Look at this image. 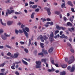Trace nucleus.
Returning a JSON list of instances; mask_svg holds the SVG:
<instances>
[{"label": "nucleus", "instance_id": "1", "mask_svg": "<svg viewBox=\"0 0 75 75\" xmlns=\"http://www.w3.org/2000/svg\"><path fill=\"white\" fill-rule=\"evenodd\" d=\"M39 37L40 40H41V41L42 42H44V40H45V41H46L48 39V37H47L46 35H44L42 36V35H40Z\"/></svg>", "mask_w": 75, "mask_h": 75}, {"label": "nucleus", "instance_id": "2", "mask_svg": "<svg viewBox=\"0 0 75 75\" xmlns=\"http://www.w3.org/2000/svg\"><path fill=\"white\" fill-rule=\"evenodd\" d=\"M36 68H40L41 67V62L40 61H39L38 62H36Z\"/></svg>", "mask_w": 75, "mask_h": 75}, {"label": "nucleus", "instance_id": "3", "mask_svg": "<svg viewBox=\"0 0 75 75\" xmlns=\"http://www.w3.org/2000/svg\"><path fill=\"white\" fill-rule=\"evenodd\" d=\"M75 61V58L73 56H71L70 58V59L68 61V63L70 64L71 63H72L74 61Z\"/></svg>", "mask_w": 75, "mask_h": 75}, {"label": "nucleus", "instance_id": "4", "mask_svg": "<svg viewBox=\"0 0 75 75\" xmlns=\"http://www.w3.org/2000/svg\"><path fill=\"white\" fill-rule=\"evenodd\" d=\"M23 33H24V34L25 35L27 38H28V33H27V32L25 30V28H23Z\"/></svg>", "mask_w": 75, "mask_h": 75}, {"label": "nucleus", "instance_id": "5", "mask_svg": "<svg viewBox=\"0 0 75 75\" xmlns=\"http://www.w3.org/2000/svg\"><path fill=\"white\" fill-rule=\"evenodd\" d=\"M45 9H47V11L49 16L51 15V8H47V7H45Z\"/></svg>", "mask_w": 75, "mask_h": 75}, {"label": "nucleus", "instance_id": "6", "mask_svg": "<svg viewBox=\"0 0 75 75\" xmlns=\"http://www.w3.org/2000/svg\"><path fill=\"white\" fill-rule=\"evenodd\" d=\"M20 55V54L18 53H15L14 54V58H18V56Z\"/></svg>", "mask_w": 75, "mask_h": 75}, {"label": "nucleus", "instance_id": "7", "mask_svg": "<svg viewBox=\"0 0 75 75\" xmlns=\"http://www.w3.org/2000/svg\"><path fill=\"white\" fill-rule=\"evenodd\" d=\"M42 52L43 53V54H45L46 55H47L48 54V52H47V51L46 50H45L44 49H42Z\"/></svg>", "mask_w": 75, "mask_h": 75}, {"label": "nucleus", "instance_id": "8", "mask_svg": "<svg viewBox=\"0 0 75 75\" xmlns=\"http://www.w3.org/2000/svg\"><path fill=\"white\" fill-rule=\"evenodd\" d=\"M67 4L68 5H69L71 6V7H73V6H74V5H73V4H72V2L71 1H68L67 2Z\"/></svg>", "mask_w": 75, "mask_h": 75}, {"label": "nucleus", "instance_id": "9", "mask_svg": "<svg viewBox=\"0 0 75 75\" xmlns=\"http://www.w3.org/2000/svg\"><path fill=\"white\" fill-rule=\"evenodd\" d=\"M13 23V21H8L7 22V24L8 25H11Z\"/></svg>", "mask_w": 75, "mask_h": 75}, {"label": "nucleus", "instance_id": "10", "mask_svg": "<svg viewBox=\"0 0 75 75\" xmlns=\"http://www.w3.org/2000/svg\"><path fill=\"white\" fill-rule=\"evenodd\" d=\"M7 11V12H6V16H8V13L9 14H11V11H10L9 9H8Z\"/></svg>", "mask_w": 75, "mask_h": 75}, {"label": "nucleus", "instance_id": "11", "mask_svg": "<svg viewBox=\"0 0 75 75\" xmlns=\"http://www.w3.org/2000/svg\"><path fill=\"white\" fill-rule=\"evenodd\" d=\"M6 62H4L3 63H2L0 64V67H3L4 66V65H6Z\"/></svg>", "mask_w": 75, "mask_h": 75}, {"label": "nucleus", "instance_id": "12", "mask_svg": "<svg viewBox=\"0 0 75 75\" xmlns=\"http://www.w3.org/2000/svg\"><path fill=\"white\" fill-rule=\"evenodd\" d=\"M22 61L23 63L25 64V65H28V63H27V62L24 61V60L23 59H22Z\"/></svg>", "mask_w": 75, "mask_h": 75}, {"label": "nucleus", "instance_id": "13", "mask_svg": "<svg viewBox=\"0 0 75 75\" xmlns=\"http://www.w3.org/2000/svg\"><path fill=\"white\" fill-rule=\"evenodd\" d=\"M66 72L65 71H63L62 72L60 73V75H65Z\"/></svg>", "mask_w": 75, "mask_h": 75}, {"label": "nucleus", "instance_id": "14", "mask_svg": "<svg viewBox=\"0 0 75 75\" xmlns=\"http://www.w3.org/2000/svg\"><path fill=\"white\" fill-rule=\"evenodd\" d=\"M53 50H54V48L53 47H51L49 49L48 51L49 52H50H50H52V51H53Z\"/></svg>", "mask_w": 75, "mask_h": 75}, {"label": "nucleus", "instance_id": "15", "mask_svg": "<svg viewBox=\"0 0 75 75\" xmlns=\"http://www.w3.org/2000/svg\"><path fill=\"white\" fill-rule=\"evenodd\" d=\"M67 25L68 26H70L71 27L72 26V23L70 22H68L67 23Z\"/></svg>", "mask_w": 75, "mask_h": 75}, {"label": "nucleus", "instance_id": "16", "mask_svg": "<svg viewBox=\"0 0 75 75\" xmlns=\"http://www.w3.org/2000/svg\"><path fill=\"white\" fill-rule=\"evenodd\" d=\"M1 37L4 40H7V38L4 36V35H1Z\"/></svg>", "mask_w": 75, "mask_h": 75}, {"label": "nucleus", "instance_id": "17", "mask_svg": "<svg viewBox=\"0 0 75 75\" xmlns=\"http://www.w3.org/2000/svg\"><path fill=\"white\" fill-rule=\"evenodd\" d=\"M61 67L63 68H65L67 67V64H63V65H61Z\"/></svg>", "mask_w": 75, "mask_h": 75}, {"label": "nucleus", "instance_id": "18", "mask_svg": "<svg viewBox=\"0 0 75 75\" xmlns=\"http://www.w3.org/2000/svg\"><path fill=\"white\" fill-rule=\"evenodd\" d=\"M47 24H50V25H52L54 24V23L52 22H51V23L48 22L46 23Z\"/></svg>", "mask_w": 75, "mask_h": 75}, {"label": "nucleus", "instance_id": "19", "mask_svg": "<svg viewBox=\"0 0 75 75\" xmlns=\"http://www.w3.org/2000/svg\"><path fill=\"white\" fill-rule=\"evenodd\" d=\"M41 61L42 62H44V64L46 62V60L44 59H42L41 60Z\"/></svg>", "mask_w": 75, "mask_h": 75}, {"label": "nucleus", "instance_id": "20", "mask_svg": "<svg viewBox=\"0 0 75 75\" xmlns=\"http://www.w3.org/2000/svg\"><path fill=\"white\" fill-rule=\"evenodd\" d=\"M60 13H60V11H56L55 12V14H57V15H59L60 14Z\"/></svg>", "mask_w": 75, "mask_h": 75}, {"label": "nucleus", "instance_id": "21", "mask_svg": "<svg viewBox=\"0 0 75 75\" xmlns=\"http://www.w3.org/2000/svg\"><path fill=\"white\" fill-rule=\"evenodd\" d=\"M75 71V68L74 67H72V68L71 69V70H70V72H74Z\"/></svg>", "mask_w": 75, "mask_h": 75}, {"label": "nucleus", "instance_id": "22", "mask_svg": "<svg viewBox=\"0 0 75 75\" xmlns=\"http://www.w3.org/2000/svg\"><path fill=\"white\" fill-rule=\"evenodd\" d=\"M56 28L57 29V30H61V27H60L59 26V25H57L56 26Z\"/></svg>", "mask_w": 75, "mask_h": 75}, {"label": "nucleus", "instance_id": "23", "mask_svg": "<svg viewBox=\"0 0 75 75\" xmlns=\"http://www.w3.org/2000/svg\"><path fill=\"white\" fill-rule=\"evenodd\" d=\"M50 36L51 38H53L54 37V33L52 32V33L50 35Z\"/></svg>", "mask_w": 75, "mask_h": 75}, {"label": "nucleus", "instance_id": "24", "mask_svg": "<svg viewBox=\"0 0 75 75\" xmlns=\"http://www.w3.org/2000/svg\"><path fill=\"white\" fill-rule=\"evenodd\" d=\"M34 14H35V13L34 12H33L31 15V18H34Z\"/></svg>", "mask_w": 75, "mask_h": 75}, {"label": "nucleus", "instance_id": "25", "mask_svg": "<svg viewBox=\"0 0 75 75\" xmlns=\"http://www.w3.org/2000/svg\"><path fill=\"white\" fill-rule=\"evenodd\" d=\"M29 44H28V46H30V45H31V39H29Z\"/></svg>", "mask_w": 75, "mask_h": 75}, {"label": "nucleus", "instance_id": "26", "mask_svg": "<svg viewBox=\"0 0 75 75\" xmlns=\"http://www.w3.org/2000/svg\"><path fill=\"white\" fill-rule=\"evenodd\" d=\"M25 30L27 32H28H28H29V31H30L29 28H25Z\"/></svg>", "mask_w": 75, "mask_h": 75}, {"label": "nucleus", "instance_id": "27", "mask_svg": "<svg viewBox=\"0 0 75 75\" xmlns=\"http://www.w3.org/2000/svg\"><path fill=\"white\" fill-rule=\"evenodd\" d=\"M4 35L5 36H6V37H10V35H7V34L6 33H4Z\"/></svg>", "mask_w": 75, "mask_h": 75}, {"label": "nucleus", "instance_id": "28", "mask_svg": "<svg viewBox=\"0 0 75 75\" xmlns=\"http://www.w3.org/2000/svg\"><path fill=\"white\" fill-rule=\"evenodd\" d=\"M15 32L16 34H18V33H19V31L17 30V29H15Z\"/></svg>", "mask_w": 75, "mask_h": 75}, {"label": "nucleus", "instance_id": "29", "mask_svg": "<svg viewBox=\"0 0 75 75\" xmlns=\"http://www.w3.org/2000/svg\"><path fill=\"white\" fill-rule=\"evenodd\" d=\"M37 7V6L36 5H33V9H35V8H36Z\"/></svg>", "mask_w": 75, "mask_h": 75}, {"label": "nucleus", "instance_id": "30", "mask_svg": "<svg viewBox=\"0 0 75 75\" xmlns=\"http://www.w3.org/2000/svg\"><path fill=\"white\" fill-rule=\"evenodd\" d=\"M38 55H42V57L44 56V54H43V53L42 52L38 53Z\"/></svg>", "mask_w": 75, "mask_h": 75}, {"label": "nucleus", "instance_id": "31", "mask_svg": "<svg viewBox=\"0 0 75 75\" xmlns=\"http://www.w3.org/2000/svg\"><path fill=\"white\" fill-rule=\"evenodd\" d=\"M65 6V3H62V8H64V7Z\"/></svg>", "mask_w": 75, "mask_h": 75}, {"label": "nucleus", "instance_id": "32", "mask_svg": "<svg viewBox=\"0 0 75 75\" xmlns=\"http://www.w3.org/2000/svg\"><path fill=\"white\" fill-rule=\"evenodd\" d=\"M61 30L62 29V30H66V28L65 27H63L61 26Z\"/></svg>", "mask_w": 75, "mask_h": 75}, {"label": "nucleus", "instance_id": "33", "mask_svg": "<svg viewBox=\"0 0 75 75\" xmlns=\"http://www.w3.org/2000/svg\"><path fill=\"white\" fill-rule=\"evenodd\" d=\"M40 20H42V22L46 21V19L45 18H41Z\"/></svg>", "mask_w": 75, "mask_h": 75}, {"label": "nucleus", "instance_id": "34", "mask_svg": "<svg viewBox=\"0 0 75 75\" xmlns=\"http://www.w3.org/2000/svg\"><path fill=\"white\" fill-rule=\"evenodd\" d=\"M64 37H65V35L64 34L62 35V36L60 37L61 38H64Z\"/></svg>", "mask_w": 75, "mask_h": 75}, {"label": "nucleus", "instance_id": "35", "mask_svg": "<svg viewBox=\"0 0 75 75\" xmlns=\"http://www.w3.org/2000/svg\"><path fill=\"white\" fill-rule=\"evenodd\" d=\"M59 30H56L55 31V32L54 33V35H56L57 33H59Z\"/></svg>", "mask_w": 75, "mask_h": 75}, {"label": "nucleus", "instance_id": "36", "mask_svg": "<svg viewBox=\"0 0 75 75\" xmlns=\"http://www.w3.org/2000/svg\"><path fill=\"white\" fill-rule=\"evenodd\" d=\"M24 50L25 51L26 53H28V50L27 49H24Z\"/></svg>", "mask_w": 75, "mask_h": 75}, {"label": "nucleus", "instance_id": "37", "mask_svg": "<svg viewBox=\"0 0 75 75\" xmlns=\"http://www.w3.org/2000/svg\"><path fill=\"white\" fill-rule=\"evenodd\" d=\"M6 47L8 48H10V49L11 48V47L9 45H6Z\"/></svg>", "mask_w": 75, "mask_h": 75}, {"label": "nucleus", "instance_id": "38", "mask_svg": "<svg viewBox=\"0 0 75 75\" xmlns=\"http://www.w3.org/2000/svg\"><path fill=\"white\" fill-rule=\"evenodd\" d=\"M69 20L70 21H71V23H72L73 21V19L72 17H71L70 18Z\"/></svg>", "mask_w": 75, "mask_h": 75}, {"label": "nucleus", "instance_id": "39", "mask_svg": "<svg viewBox=\"0 0 75 75\" xmlns=\"http://www.w3.org/2000/svg\"><path fill=\"white\" fill-rule=\"evenodd\" d=\"M19 33H20V34H21L22 33H23V31L20 29H19Z\"/></svg>", "mask_w": 75, "mask_h": 75}, {"label": "nucleus", "instance_id": "40", "mask_svg": "<svg viewBox=\"0 0 75 75\" xmlns=\"http://www.w3.org/2000/svg\"><path fill=\"white\" fill-rule=\"evenodd\" d=\"M3 29H0V33L1 34V33H3Z\"/></svg>", "mask_w": 75, "mask_h": 75}, {"label": "nucleus", "instance_id": "41", "mask_svg": "<svg viewBox=\"0 0 75 75\" xmlns=\"http://www.w3.org/2000/svg\"><path fill=\"white\" fill-rule=\"evenodd\" d=\"M71 10L72 12H73V13H75V10H74V8H71Z\"/></svg>", "mask_w": 75, "mask_h": 75}, {"label": "nucleus", "instance_id": "42", "mask_svg": "<svg viewBox=\"0 0 75 75\" xmlns=\"http://www.w3.org/2000/svg\"><path fill=\"white\" fill-rule=\"evenodd\" d=\"M39 11H40V9L39 8L36 9L35 10V11H36L37 12H38Z\"/></svg>", "mask_w": 75, "mask_h": 75}, {"label": "nucleus", "instance_id": "43", "mask_svg": "<svg viewBox=\"0 0 75 75\" xmlns=\"http://www.w3.org/2000/svg\"><path fill=\"white\" fill-rule=\"evenodd\" d=\"M29 3L30 4H34V2H32L31 1H30V2Z\"/></svg>", "mask_w": 75, "mask_h": 75}, {"label": "nucleus", "instance_id": "44", "mask_svg": "<svg viewBox=\"0 0 75 75\" xmlns=\"http://www.w3.org/2000/svg\"><path fill=\"white\" fill-rule=\"evenodd\" d=\"M7 55H8V56H10V55H11V53L9 52L7 54Z\"/></svg>", "mask_w": 75, "mask_h": 75}, {"label": "nucleus", "instance_id": "45", "mask_svg": "<svg viewBox=\"0 0 75 75\" xmlns=\"http://www.w3.org/2000/svg\"><path fill=\"white\" fill-rule=\"evenodd\" d=\"M51 62L52 64H53V65H54V60H52L51 61Z\"/></svg>", "mask_w": 75, "mask_h": 75}, {"label": "nucleus", "instance_id": "46", "mask_svg": "<svg viewBox=\"0 0 75 75\" xmlns=\"http://www.w3.org/2000/svg\"><path fill=\"white\" fill-rule=\"evenodd\" d=\"M11 67V68L12 69H15V68L14 67H15L14 66H12Z\"/></svg>", "mask_w": 75, "mask_h": 75}, {"label": "nucleus", "instance_id": "47", "mask_svg": "<svg viewBox=\"0 0 75 75\" xmlns=\"http://www.w3.org/2000/svg\"><path fill=\"white\" fill-rule=\"evenodd\" d=\"M5 3H8L9 2H10L9 0H6V1H5Z\"/></svg>", "mask_w": 75, "mask_h": 75}, {"label": "nucleus", "instance_id": "48", "mask_svg": "<svg viewBox=\"0 0 75 75\" xmlns=\"http://www.w3.org/2000/svg\"><path fill=\"white\" fill-rule=\"evenodd\" d=\"M70 51L71 52H72L73 53H74V50L73 49H71L70 50Z\"/></svg>", "mask_w": 75, "mask_h": 75}, {"label": "nucleus", "instance_id": "49", "mask_svg": "<svg viewBox=\"0 0 75 75\" xmlns=\"http://www.w3.org/2000/svg\"><path fill=\"white\" fill-rule=\"evenodd\" d=\"M67 44L68 45V46H69V47H70V46H71V44H70L69 42H68L67 43Z\"/></svg>", "mask_w": 75, "mask_h": 75}, {"label": "nucleus", "instance_id": "50", "mask_svg": "<svg viewBox=\"0 0 75 75\" xmlns=\"http://www.w3.org/2000/svg\"><path fill=\"white\" fill-rule=\"evenodd\" d=\"M11 57L13 58H14V55H13V54H12L11 55Z\"/></svg>", "mask_w": 75, "mask_h": 75}, {"label": "nucleus", "instance_id": "51", "mask_svg": "<svg viewBox=\"0 0 75 75\" xmlns=\"http://www.w3.org/2000/svg\"><path fill=\"white\" fill-rule=\"evenodd\" d=\"M69 40L70 42H72V38H70L69 39Z\"/></svg>", "mask_w": 75, "mask_h": 75}, {"label": "nucleus", "instance_id": "52", "mask_svg": "<svg viewBox=\"0 0 75 75\" xmlns=\"http://www.w3.org/2000/svg\"><path fill=\"white\" fill-rule=\"evenodd\" d=\"M45 64H46V67L47 68V67H48V64L47 63V62L45 63Z\"/></svg>", "mask_w": 75, "mask_h": 75}, {"label": "nucleus", "instance_id": "53", "mask_svg": "<svg viewBox=\"0 0 75 75\" xmlns=\"http://www.w3.org/2000/svg\"><path fill=\"white\" fill-rule=\"evenodd\" d=\"M4 48V47L3 46H0V49H2Z\"/></svg>", "mask_w": 75, "mask_h": 75}, {"label": "nucleus", "instance_id": "54", "mask_svg": "<svg viewBox=\"0 0 75 75\" xmlns=\"http://www.w3.org/2000/svg\"><path fill=\"white\" fill-rule=\"evenodd\" d=\"M24 27V25L23 24H22L21 25V28H23H23H23V27Z\"/></svg>", "mask_w": 75, "mask_h": 75}, {"label": "nucleus", "instance_id": "55", "mask_svg": "<svg viewBox=\"0 0 75 75\" xmlns=\"http://www.w3.org/2000/svg\"><path fill=\"white\" fill-rule=\"evenodd\" d=\"M15 14H20V13L17 12H15Z\"/></svg>", "mask_w": 75, "mask_h": 75}, {"label": "nucleus", "instance_id": "56", "mask_svg": "<svg viewBox=\"0 0 75 75\" xmlns=\"http://www.w3.org/2000/svg\"><path fill=\"white\" fill-rule=\"evenodd\" d=\"M55 65L56 67H58V64H54Z\"/></svg>", "mask_w": 75, "mask_h": 75}, {"label": "nucleus", "instance_id": "57", "mask_svg": "<svg viewBox=\"0 0 75 75\" xmlns=\"http://www.w3.org/2000/svg\"><path fill=\"white\" fill-rule=\"evenodd\" d=\"M71 69V67L69 66L67 67V69L68 70H69V69Z\"/></svg>", "mask_w": 75, "mask_h": 75}, {"label": "nucleus", "instance_id": "58", "mask_svg": "<svg viewBox=\"0 0 75 75\" xmlns=\"http://www.w3.org/2000/svg\"><path fill=\"white\" fill-rule=\"evenodd\" d=\"M49 39H50V41H53V40H52V38H50Z\"/></svg>", "mask_w": 75, "mask_h": 75}, {"label": "nucleus", "instance_id": "59", "mask_svg": "<svg viewBox=\"0 0 75 75\" xmlns=\"http://www.w3.org/2000/svg\"><path fill=\"white\" fill-rule=\"evenodd\" d=\"M54 69L52 67V69H51L52 72H54Z\"/></svg>", "mask_w": 75, "mask_h": 75}, {"label": "nucleus", "instance_id": "60", "mask_svg": "<svg viewBox=\"0 0 75 75\" xmlns=\"http://www.w3.org/2000/svg\"><path fill=\"white\" fill-rule=\"evenodd\" d=\"M15 74H16V75H19V73L18 72V71H16L15 72Z\"/></svg>", "mask_w": 75, "mask_h": 75}, {"label": "nucleus", "instance_id": "61", "mask_svg": "<svg viewBox=\"0 0 75 75\" xmlns=\"http://www.w3.org/2000/svg\"><path fill=\"white\" fill-rule=\"evenodd\" d=\"M25 6H27L28 5V3H25Z\"/></svg>", "mask_w": 75, "mask_h": 75}, {"label": "nucleus", "instance_id": "62", "mask_svg": "<svg viewBox=\"0 0 75 75\" xmlns=\"http://www.w3.org/2000/svg\"><path fill=\"white\" fill-rule=\"evenodd\" d=\"M64 21H66L67 18L65 17H64Z\"/></svg>", "mask_w": 75, "mask_h": 75}, {"label": "nucleus", "instance_id": "63", "mask_svg": "<svg viewBox=\"0 0 75 75\" xmlns=\"http://www.w3.org/2000/svg\"><path fill=\"white\" fill-rule=\"evenodd\" d=\"M1 71L2 72H4V69H1Z\"/></svg>", "mask_w": 75, "mask_h": 75}, {"label": "nucleus", "instance_id": "64", "mask_svg": "<svg viewBox=\"0 0 75 75\" xmlns=\"http://www.w3.org/2000/svg\"><path fill=\"white\" fill-rule=\"evenodd\" d=\"M0 75H4V74L2 73H0Z\"/></svg>", "mask_w": 75, "mask_h": 75}]
</instances>
